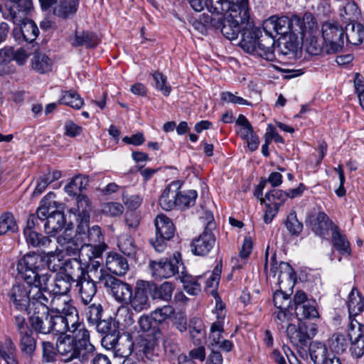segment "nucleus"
I'll list each match as a JSON object with an SVG mask.
<instances>
[{"instance_id":"obj_26","label":"nucleus","mask_w":364,"mask_h":364,"mask_svg":"<svg viewBox=\"0 0 364 364\" xmlns=\"http://www.w3.org/2000/svg\"><path fill=\"white\" fill-rule=\"evenodd\" d=\"M274 39L268 36H264L262 33L259 36L255 45V52L253 55H257L268 60L274 59Z\"/></svg>"},{"instance_id":"obj_24","label":"nucleus","mask_w":364,"mask_h":364,"mask_svg":"<svg viewBox=\"0 0 364 364\" xmlns=\"http://www.w3.org/2000/svg\"><path fill=\"white\" fill-rule=\"evenodd\" d=\"M77 341L74 336L70 335L58 338L56 342V350L58 353L63 356L65 362L74 360L75 346Z\"/></svg>"},{"instance_id":"obj_28","label":"nucleus","mask_w":364,"mask_h":364,"mask_svg":"<svg viewBox=\"0 0 364 364\" xmlns=\"http://www.w3.org/2000/svg\"><path fill=\"white\" fill-rule=\"evenodd\" d=\"M89 220L81 221L77 225V230L83 237L87 244L100 243L102 240L101 229L98 225H94L92 228H89Z\"/></svg>"},{"instance_id":"obj_64","label":"nucleus","mask_w":364,"mask_h":364,"mask_svg":"<svg viewBox=\"0 0 364 364\" xmlns=\"http://www.w3.org/2000/svg\"><path fill=\"white\" fill-rule=\"evenodd\" d=\"M157 351V347L154 342L146 343L142 348L145 358L152 362L153 364H160L161 358Z\"/></svg>"},{"instance_id":"obj_52","label":"nucleus","mask_w":364,"mask_h":364,"mask_svg":"<svg viewBox=\"0 0 364 364\" xmlns=\"http://www.w3.org/2000/svg\"><path fill=\"white\" fill-rule=\"evenodd\" d=\"M134 313L127 306H122L117 311L116 323L122 324L124 328H127L134 323Z\"/></svg>"},{"instance_id":"obj_30","label":"nucleus","mask_w":364,"mask_h":364,"mask_svg":"<svg viewBox=\"0 0 364 364\" xmlns=\"http://www.w3.org/2000/svg\"><path fill=\"white\" fill-rule=\"evenodd\" d=\"M26 57L25 50L21 48L14 50L13 47L6 46L0 49V62L7 65L13 60L18 65H23Z\"/></svg>"},{"instance_id":"obj_63","label":"nucleus","mask_w":364,"mask_h":364,"mask_svg":"<svg viewBox=\"0 0 364 364\" xmlns=\"http://www.w3.org/2000/svg\"><path fill=\"white\" fill-rule=\"evenodd\" d=\"M306 50L311 55H317L321 53H325V43L318 42L317 37L309 36L306 40Z\"/></svg>"},{"instance_id":"obj_50","label":"nucleus","mask_w":364,"mask_h":364,"mask_svg":"<svg viewBox=\"0 0 364 364\" xmlns=\"http://www.w3.org/2000/svg\"><path fill=\"white\" fill-rule=\"evenodd\" d=\"M189 333L195 343H200V340L204 338L205 332L203 325L198 318H193L190 320Z\"/></svg>"},{"instance_id":"obj_5","label":"nucleus","mask_w":364,"mask_h":364,"mask_svg":"<svg viewBox=\"0 0 364 364\" xmlns=\"http://www.w3.org/2000/svg\"><path fill=\"white\" fill-rule=\"evenodd\" d=\"M321 33L325 43V53H336L342 50L344 46L345 31L338 22H324L321 26Z\"/></svg>"},{"instance_id":"obj_38","label":"nucleus","mask_w":364,"mask_h":364,"mask_svg":"<svg viewBox=\"0 0 364 364\" xmlns=\"http://www.w3.org/2000/svg\"><path fill=\"white\" fill-rule=\"evenodd\" d=\"M347 304L350 316H357L364 311V296H361L356 287L351 289Z\"/></svg>"},{"instance_id":"obj_18","label":"nucleus","mask_w":364,"mask_h":364,"mask_svg":"<svg viewBox=\"0 0 364 364\" xmlns=\"http://www.w3.org/2000/svg\"><path fill=\"white\" fill-rule=\"evenodd\" d=\"M127 302H129L136 312H141L148 309L150 306V301L147 285L144 283L137 284L134 289H132V295Z\"/></svg>"},{"instance_id":"obj_7","label":"nucleus","mask_w":364,"mask_h":364,"mask_svg":"<svg viewBox=\"0 0 364 364\" xmlns=\"http://www.w3.org/2000/svg\"><path fill=\"white\" fill-rule=\"evenodd\" d=\"M31 285V301L28 313L32 315L43 314L51 310L52 295L51 292L47 290V285L38 286Z\"/></svg>"},{"instance_id":"obj_56","label":"nucleus","mask_w":364,"mask_h":364,"mask_svg":"<svg viewBox=\"0 0 364 364\" xmlns=\"http://www.w3.org/2000/svg\"><path fill=\"white\" fill-rule=\"evenodd\" d=\"M264 199L267 203L279 208L287 199V194L280 189H273L265 194Z\"/></svg>"},{"instance_id":"obj_44","label":"nucleus","mask_w":364,"mask_h":364,"mask_svg":"<svg viewBox=\"0 0 364 364\" xmlns=\"http://www.w3.org/2000/svg\"><path fill=\"white\" fill-rule=\"evenodd\" d=\"M58 104L69 106L75 109H80L84 105V100L75 91H63Z\"/></svg>"},{"instance_id":"obj_4","label":"nucleus","mask_w":364,"mask_h":364,"mask_svg":"<svg viewBox=\"0 0 364 364\" xmlns=\"http://www.w3.org/2000/svg\"><path fill=\"white\" fill-rule=\"evenodd\" d=\"M155 237L149 243L156 252H163L167 247V242L174 236L176 228L172 220L164 214L158 215L154 220Z\"/></svg>"},{"instance_id":"obj_59","label":"nucleus","mask_w":364,"mask_h":364,"mask_svg":"<svg viewBox=\"0 0 364 364\" xmlns=\"http://www.w3.org/2000/svg\"><path fill=\"white\" fill-rule=\"evenodd\" d=\"M93 326H95L98 333L105 336L111 332H115V330L117 329L116 321L112 317H109L106 319H102L101 318L99 321Z\"/></svg>"},{"instance_id":"obj_47","label":"nucleus","mask_w":364,"mask_h":364,"mask_svg":"<svg viewBox=\"0 0 364 364\" xmlns=\"http://www.w3.org/2000/svg\"><path fill=\"white\" fill-rule=\"evenodd\" d=\"M118 247L124 255L129 257H134L137 251L134 239L127 234H122L118 237Z\"/></svg>"},{"instance_id":"obj_9","label":"nucleus","mask_w":364,"mask_h":364,"mask_svg":"<svg viewBox=\"0 0 364 364\" xmlns=\"http://www.w3.org/2000/svg\"><path fill=\"white\" fill-rule=\"evenodd\" d=\"M31 285L17 282L11 288L8 296L9 303L20 311H27L31 301Z\"/></svg>"},{"instance_id":"obj_45","label":"nucleus","mask_w":364,"mask_h":364,"mask_svg":"<svg viewBox=\"0 0 364 364\" xmlns=\"http://www.w3.org/2000/svg\"><path fill=\"white\" fill-rule=\"evenodd\" d=\"M295 313L299 321L304 319H318L319 314L316 307V301L312 300L310 302L295 308Z\"/></svg>"},{"instance_id":"obj_46","label":"nucleus","mask_w":364,"mask_h":364,"mask_svg":"<svg viewBox=\"0 0 364 364\" xmlns=\"http://www.w3.org/2000/svg\"><path fill=\"white\" fill-rule=\"evenodd\" d=\"M299 49V43L296 37L290 36L288 39L283 38L282 41H279L276 48L279 53L283 55H295Z\"/></svg>"},{"instance_id":"obj_58","label":"nucleus","mask_w":364,"mask_h":364,"mask_svg":"<svg viewBox=\"0 0 364 364\" xmlns=\"http://www.w3.org/2000/svg\"><path fill=\"white\" fill-rule=\"evenodd\" d=\"M296 21L300 28V33L304 36L316 28L315 18L310 13L305 14L302 19L297 18Z\"/></svg>"},{"instance_id":"obj_13","label":"nucleus","mask_w":364,"mask_h":364,"mask_svg":"<svg viewBox=\"0 0 364 364\" xmlns=\"http://www.w3.org/2000/svg\"><path fill=\"white\" fill-rule=\"evenodd\" d=\"M178 261L176 259H162L158 262L150 261L149 267L152 276L156 279L171 277L178 272Z\"/></svg>"},{"instance_id":"obj_16","label":"nucleus","mask_w":364,"mask_h":364,"mask_svg":"<svg viewBox=\"0 0 364 364\" xmlns=\"http://www.w3.org/2000/svg\"><path fill=\"white\" fill-rule=\"evenodd\" d=\"M16 24L21 26L20 28H15L13 32L15 39L19 43H33L38 36L39 30L37 25L34 21L28 19V16L23 21Z\"/></svg>"},{"instance_id":"obj_51","label":"nucleus","mask_w":364,"mask_h":364,"mask_svg":"<svg viewBox=\"0 0 364 364\" xmlns=\"http://www.w3.org/2000/svg\"><path fill=\"white\" fill-rule=\"evenodd\" d=\"M77 214L82 218V221L89 220L92 206L87 196L78 195L77 198Z\"/></svg>"},{"instance_id":"obj_33","label":"nucleus","mask_w":364,"mask_h":364,"mask_svg":"<svg viewBox=\"0 0 364 364\" xmlns=\"http://www.w3.org/2000/svg\"><path fill=\"white\" fill-rule=\"evenodd\" d=\"M178 277L181 282L183 284V289L187 294L196 296L201 291V287L198 280L202 279V277H193L186 272L182 271L178 274Z\"/></svg>"},{"instance_id":"obj_42","label":"nucleus","mask_w":364,"mask_h":364,"mask_svg":"<svg viewBox=\"0 0 364 364\" xmlns=\"http://www.w3.org/2000/svg\"><path fill=\"white\" fill-rule=\"evenodd\" d=\"M223 333H224V322L221 320L215 321L210 326V334L208 336V347L211 350H215L220 343L223 340Z\"/></svg>"},{"instance_id":"obj_11","label":"nucleus","mask_w":364,"mask_h":364,"mask_svg":"<svg viewBox=\"0 0 364 364\" xmlns=\"http://www.w3.org/2000/svg\"><path fill=\"white\" fill-rule=\"evenodd\" d=\"M268 254L269 247L267 248L265 252V263H264V272L269 274V276L275 277L278 275L277 281L279 283L282 282V277H286L287 279L291 280L295 278L296 274L291 267V265L284 262L278 263L276 259V254L274 252L271 256L270 259V269L268 272Z\"/></svg>"},{"instance_id":"obj_37","label":"nucleus","mask_w":364,"mask_h":364,"mask_svg":"<svg viewBox=\"0 0 364 364\" xmlns=\"http://www.w3.org/2000/svg\"><path fill=\"white\" fill-rule=\"evenodd\" d=\"M309 354L314 364L323 363L332 353L328 352V348L325 343L315 341L311 343L309 346Z\"/></svg>"},{"instance_id":"obj_29","label":"nucleus","mask_w":364,"mask_h":364,"mask_svg":"<svg viewBox=\"0 0 364 364\" xmlns=\"http://www.w3.org/2000/svg\"><path fill=\"white\" fill-rule=\"evenodd\" d=\"M32 329L37 333L48 334L52 333L51 314L32 315L30 318Z\"/></svg>"},{"instance_id":"obj_21","label":"nucleus","mask_w":364,"mask_h":364,"mask_svg":"<svg viewBox=\"0 0 364 364\" xmlns=\"http://www.w3.org/2000/svg\"><path fill=\"white\" fill-rule=\"evenodd\" d=\"M179 186L173 181L167 186L159 199V203L162 209L166 211L178 208Z\"/></svg>"},{"instance_id":"obj_39","label":"nucleus","mask_w":364,"mask_h":364,"mask_svg":"<svg viewBox=\"0 0 364 364\" xmlns=\"http://www.w3.org/2000/svg\"><path fill=\"white\" fill-rule=\"evenodd\" d=\"M332 243L334 248L343 255L350 254V243L346 236L341 232L338 226L333 227Z\"/></svg>"},{"instance_id":"obj_10","label":"nucleus","mask_w":364,"mask_h":364,"mask_svg":"<svg viewBox=\"0 0 364 364\" xmlns=\"http://www.w3.org/2000/svg\"><path fill=\"white\" fill-rule=\"evenodd\" d=\"M8 18L18 23L26 18L33 9L32 0H4Z\"/></svg>"},{"instance_id":"obj_35","label":"nucleus","mask_w":364,"mask_h":364,"mask_svg":"<svg viewBox=\"0 0 364 364\" xmlns=\"http://www.w3.org/2000/svg\"><path fill=\"white\" fill-rule=\"evenodd\" d=\"M339 7V16L344 22L355 21L360 15V11L355 1H342Z\"/></svg>"},{"instance_id":"obj_49","label":"nucleus","mask_w":364,"mask_h":364,"mask_svg":"<svg viewBox=\"0 0 364 364\" xmlns=\"http://www.w3.org/2000/svg\"><path fill=\"white\" fill-rule=\"evenodd\" d=\"M197 197L198 193L195 190L178 191V208L183 210L193 206Z\"/></svg>"},{"instance_id":"obj_6","label":"nucleus","mask_w":364,"mask_h":364,"mask_svg":"<svg viewBox=\"0 0 364 364\" xmlns=\"http://www.w3.org/2000/svg\"><path fill=\"white\" fill-rule=\"evenodd\" d=\"M318 333V326L315 323L299 321V324H288L287 336L290 342L296 348L304 349L309 341Z\"/></svg>"},{"instance_id":"obj_31","label":"nucleus","mask_w":364,"mask_h":364,"mask_svg":"<svg viewBox=\"0 0 364 364\" xmlns=\"http://www.w3.org/2000/svg\"><path fill=\"white\" fill-rule=\"evenodd\" d=\"M69 42L73 47L86 46L87 48H94L97 45L96 36L88 31L75 32L74 36L69 37Z\"/></svg>"},{"instance_id":"obj_20","label":"nucleus","mask_w":364,"mask_h":364,"mask_svg":"<svg viewBox=\"0 0 364 364\" xmlns=\"http://www.w3.org/2000/svg\"><path fill=\"white\" fill-rule=\"evenodd\" d=\"M215 243V238L210 230L207 229L193 240L191 244V252L199 256H204L209 253Z\"/></svg>"},{"instance_id":"obj_40","label":"nucleus","mask_w":364,"mask_h":364,"mask_svg":"<svg viewBox=\"0 0 364 364\" xmlns=\"http://www.w3.org/2000/svg\"><path fill=\"white\" fill-rule=\"evenodd\" d=\"M89 184V179L85 176H76L67 184L64 190L69 196H77L84 189L87 188Z\"/></svg>"},{"instance_id":"obj_15","label":"nucleus","mask_w":364,"mask_h":364,"mask_svg":"<svg viewBox=\"0 0 364 364\" xmlns=\"http://www.w3.org/2000/svg\"><path fill=\"white\" fill-rule=\"evenodd\" d=\"M73 280L76 282L75 287L82 302L85 305L89 304L96 294V285L97 282L86 277L85 274L83 273L80 274L77 276L76 279H73Z\"/></svg>"},{"instance_id":"obj_48","label":"nucleus","mask_w":364,"mask_h":364,"mask_svg":"<svg viewBox=\"0 0 364 364\" xmlns=\"http://www.w3.org/2000/svg\"><path fill=\"white\" fill-rule=\"evenodd\" d=\"M19 335V347L21 352L26 355H32L36 348V340L33 337L32 330Z\"/></svg>"},{"instance_id":"obj_23","label":"nucleus","mask_w":364,"mask_h":364,"mask_svg":"<svg viewBox=\"0 0 364 364\" xmlns=\"http://www.w3.org/2000/svg\"><path fill=\"white\" fill-rule=\"evenodd\" d=\"M65 225L64 213L60 210H52L44 224V229L48 235L55 237L64 229Z\"/></svg>"},{"instance_id":"obj_32","label":"nucleus","mask_w":364,"mask_h":364,"mask_svg":"<svg viewBox=\"0 0 364 364\" xmlns=\"http://www.w3.org/2000/svg\"><path fill=\"white\" fill-rule=\"evenodd\" d=\"M71 279L73 278L69 275H66L65 277H56L54 280V284L52 289V301L56 297H60L61 299H69L68 296H65V295L70 291L71 289Z\"/></svg>"},{"instance_id":"obj_61","label":"nucleus","mask_w":364,"mask_h":364,"mask_svg":"<svg viewBox=\"0 0 364 364\" xmlns=\"http://www.w3.org/2000/svg\"><path fill=\"white\" fill-rule=\"evenodd\" d=\"M330 348L336 353L343 352L346 348V336L341 333H333L328 341Z\"/></svg>"},{"instance_id":"obj_57","label":"nucleus","mask_w":364,"mask_h":364,"mask_svg":"<svg viewBox=\"0 0 364 364\" xmlns=\"http://www.w3.org/2000/svg\"><path fill=\"white\" fill-rule=\"evenodd\" d=\"M103 308L101 304H92L88 306L85 310V316L88 323L90 325L97 323L102 318Z\"/></svg>"},{"instance_id":"obj_17","label":"nucleus","mask_w":364,"mask_h":364,"mask_svg":"<svg viewBox=\"0 0 364 364\" xmlns=\"http://www.w3.org/2000/svg\"><path fill=\"white\" fill-rule=\"evenodd\" d=\"M75 353L74 360H78L81 363H87L95 356V348L90 343L89 331H84L82 335L76 338Z\"/></svg>"},{"instance_id":"obj_25","label":"nucleus","mask_w":364,"mask_h":364,"mask_svg":"<svg viewBox=\"0 0 364 364\" xmlns=\"http://www.w3.org/2000/svg\"><path fill=\"white\" fill-rule=\"evenodd\" d=\"M241 32L240 47L246 52L252 54L255 52V45L262 31L257 27L252 26L249 28H244Z\"/></svg>"},{"instance_id":"obj_14","label":"nucleus","mask_w":364,"mask_h":364,"mask_svg":"<svg viewBox=\"0 0 364 364\" xmlns=\"http://www.w3.org/2000/svg\"><path fill=\"white\" fill-rule=\"evenodd\" d=\"M112 294L116 300L122 302H127L132 295V287L122 281L111 275L107 282L102 285Z\"/></svg>"},{"instance_id":"obj_62","label":"nucleus","mask_w":364,"mask_h":364,"mask_svg":"<svg viewBox=\"0 0 364 364\" xmlns=\"http://www.w3.org/2000/svg\"><path fill=\"white\" fill-rule=\"evenodd\" d=\"M119 338V331L117 329L115 332H111L104 336L102 339V343L107 349H114L115 351H119L121 350Z\"/></svg>"},{"instance_id":"obj_55","label":"nucleus","mask_w":364,"mask_h":364,"mask_svg":"<svg viewBox=\"0 0 364 364\" xmlns=\"http://www.w3.org/2000/svg\"><path fill=\"white\" fill-rule=\"evenodd\" d=\"M286 228L291 235L299 236L303 230V224L299 222L294 210L290 212L285 221Z\"/></svg>"},{"instance_id":"obj_12","label":"nucleus","mask_w":364,"mask_h":364,"mask_svg":"<svg viewBox=\"0 0 364 364\" xmlns=\"http://www.w3.org/2000/svg\"><path fill=\"white\" fill-rule=\"evenodd\" d=\"M348 337L351 344L350 351L351 355L360 358L364 355V325L354 320L350 322Z\"/></svg>"},{"instance_id":"obj_36","label":"nucleus","mask_w":364,"mask_h":364,"mask_svg":"<svg viewBox=\"0 0 364 364\" xmlns=\"http://www.w3.org/2000/svg\"><path fill=\"white\" fill-rule=\"evenodd\" d=\"M31 66L36 72L45 74L52 70L53 61L45 53H36L31 59Z\"/></svg>"},{"instance_id":"obj_22","label":"nucleus","mask_w":364,"mask_h":364,"mask_svg":"<svg viewBox=\"0 0 364 364\" xmlns=\"http://www.w3.org/2000/svg\"><path fill=\"white\" fill-rule=\"evenodd\" d=\"M79 0H58L53 7V14L58 18L66 20L72 18L77 13Z\"/></svg>"},{"instance_id":"obj_41","label":"nucleus","mask_w":364,"mask_h":364,"mask_svg":"<svg viewBox=\"0 0 364 364\" xmlns=\"http://www.w3.org/2000/svg\"><path fill=\"white\" fill-rule=\"evenodd\" d=\"M23 235L28 246L33 247H46L51 242V240L36 231L23 230Z\"/></svg>"},{"instance_id":"obj_3","label":"nucleus","mask_w":364,"mask_h":364,"mask_svg":"<svg viewBox=\"0 0 364 364\" xmlns=\"http://www.w3.org/2000/svg\"><path fill=\"white\" fill-rule=\"evenodd\" d=\"M51 311L63 314L66 333H70L75 338L82 335L84 331H89L80 321L77 310L70 299L55 298L51 302Z\"/></svg>"},{"instance_id":"obj_60","label":"nucleus","mask_w":364,"mask_h":364,"mask_svg":"<svg viewBox=\"0 0 364 364\" xmlns=\"http://www.w3.org/2000/svg\"><path fill=\"white\" fill-rule=\"evenodd\" d=\"M154 86L162 92L164 96H168L171 91V87L168 85L166 77L159 72H155L152 75Z\"/></svg>"},{"instance_id":"obj_2","label":"nucleus","mask_w":364,"mask_h":364,"mask_svg":"<svg viewBox=\"0 0 364 364\" xmlns=\"http://www.w3.org/2000/svg\"><path fill=\"white\" fill-rule=\"evenodd\" d=\"M55 259L53 252L47 256H43L34 252H30L21 257L17 262V271L19 277L28 284L38 286L48 285L51 274L41 272L46 265L53 272H56L58 266H51L52 261Z\"/></svg>"},{"instance_id":"obj_8","label":"nucleus","mask_w":364,"mask_h":364,"mask_svg":"<svg viewBox=\"0 0 364 364\" xmlns=\"http://www.w3.org/2000/svg\"><path fill=\"white\" fill-rule=\"evenodd\" d=\"M70 265L71 267H75L80 274L83 273L86 277L93 279L97 284L102 286L105 282H107L108 277L111 276L103 267L102 262L98 259H89L87 264V271H85L82 267V264L77 259H73L67 264V268Z\"/></svg>"},{"instance_id":"obj_27","label":"nucleus","mask_w":364,"mask_h":364,"mask_svg":"<svg viewBox=\"0 0 364 364\" xmlns=\"http://www.w3.org/2000/svg\"><path fill=\"white\" fill-rule=\"evenodd\" d=\"M106 266L110 272L118 276L124 275L129 269L127 259L116 252L109 253L106 259Z\"/></svg>"},{"instance_id":"obj_43","label":"nucleus","mask_w":364,"mask_h":364,"mask_svg":"<svg viewBox=\"0 0 364 364\" xmlns=\"http://www.w3.org/2000/svg\"><path fill=\"white\" fill-rule=\"evenodd\" d=\"M349 29L346 27V33L344 36L348 42L353 45H359L364 40V26L361 23H349Z\"/></svg>"},{"instance_id":"obj_53","label":"nucleus","mask_w":364,"mask_h":364,"mask_svg":"<svg viewBox=\"0 0 364 364\" xmlns=\"http://www.w3.org/2000/svg\"><path fill=\"white\" fill-rule=\"evenodd\" d=\"M18 226L11 213H6L0 216V235L7 232H15Z\"/></svg>"},{"instance_id":"obj_1","label":"nucleus","mask_w":364,"mask_h":364,"mask_svg":"<svg viewBox=\"0 0 364 364\" xmlns=\"http://www.w3.org/2000/svg\"><path fill=\"white\" fill-rule=\"evenodd\" d=\"M207 9L211 14L210 25L230 41L237 38L240 24L250 20L248 0H208Z\"/></svg>"},{"instance_id":"obj_54","label":"nucleus","mask_w":364,"mask_h":364,"mask_svg":"<svg viewBox=\"0 0 364 364\" xmlns=\"http://www.w3.org/2000/svg\"><path fill=\"white\" fill-rule=\"evenodd\" d=\"M175 313L174 308L171 305H165L161 307L156 308L151 311V316L153 321L156 323H161L166 319L171 317Z\"/></svg>"},{"instance_id":"obj_34","label":"nucleus","mask_w":364,"mask_h":364,"mask_svg":"<svg viewBox=\"0 0 364 364\" xmlns=\"http://www.w3.org/2000/svg\"><path fill=\"white\" fill-rule=\"evenodd\" d=\"M85 245H87L85 239L83 237H80V235L76 230L74 238L67 242L66 245L61 246V250L65 252L68 256H77L82 254V252L85 251Z\"/></svg>"},{"instance_id":"obj_19","label":"nucleus","mask_w":364,"mask_h":364,"mask_svg":"<svg viewBox=\"0 0 364 364\" xmlns=\"http://www.w3.org/2000/svg\"><path fill=\"white\" fill-rule=\"evenodd\" d=\"M306 223L311 225L316 235L322 238L328 235L329 230L333 232V227L336 226L323 211L318 212L316 217L309 216Z\"/></svg>"}]
</instances>
